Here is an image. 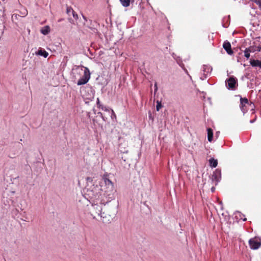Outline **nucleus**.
I'll use <instances>...</instances> for the list:
<instances>
[{
	"instance_id": "c756f323",
	"label": "nucleus",
	"mask_w": 261,
	"mask_h": 261,
	"mask_svg": "<svg viewBox=\"0 0 261 261\" xmlns=\"http://www.w3.org/2000/svg\"><path fill=\"white\" fill-rule=\"evenodd\" d=\"M22 14H23V15H24V16H25V15L27 14V10H25V11H24V12H22Z\"/></svg>"
},
{
	"instance_id": "f257e3e1",
	"label": "nucleus",
	"mask_w": 261,
	"mask_h": 261,
	"mask_svg": "<svg viewBox=\"0 0 261 261\" xmlns=\"http://www.w3.org/2000/svg\"><path fill=\"white\" fill-rule=\"evenodd\" d=\"M72 74L74 79H77L81 75L82 76L79 80L77 85H82L86 84L90 78V72L88 67L84 66H75L72 69Z\"/></svg>"
},
{
	"instance_id": "4c0bfd02",
	"label": "nucleus",
	"mask_w": 261,
	"mask_h": 261,
	"mask_svg": "<svg viewBox=\"0 0 261 261\" xmlns=\"http://www.w3.org/2000/svg\"><path fill=\"white\" fill-rule=\"evenodd\" d=\"M241 219L243 220V219H244V217H241Z\"/></svg>"
},
{
	"instance_id": "aec40b11",
	"label": "nucleus",
	"mask_w": 261,
	"mask_h": 261,
	"mask_svg": "<svg viewBox=\"0 0 261 261\" xmlns=\"http://www.w3.org/2000/svg\"><path fill=\"white\" fill-rule=\"evenodd\" d=\"M172 56L176 60L178 64H179V63H182V60L180 57H176V55L174 54H172Z\"/></svg>"
},
{
	"instance_id": "6ab92c4d",
	"label": "nucleus",
	"mask_w": 261,
	"mask_h": 261,
	"mask_svg": "<svg viewBox=\"0 0 261 261\" xmlns=\"http://www.w3.org/2000/svg\"><path fill=\"white\" fill-rule=\"evenodd\" d=\"M72 12H74L73 9L71 7L69 6H67L66 7V13L68 15H70V13L72 14Z\"/></svg>"
},
{
	"instance_id": "423d86ee",
	"label": "nucleus",
	"mask_w": 261,
	"mask_h": 261,
	"mask_svg": "<svg viewBox=\"0 0 261 261\" xmlns=\"http://www.w3.org/2000/svg\"><path fill=\"white\" fill-rule=\"evenodd\" d=\"M249 244L252 249H257L261 246V241L260 240L255 238L250 239Z\"/></svg>"
},
{
	"instance_id": "1a4fd4ad",
	"label": "nucleus",
	"mask_w": 261,
	"mask_h": 261,
	"mask_svg": "<svg viewBox=\"0 0 261 261\" xmlns=\"http://www.w3.org/2000/svg\"><path fill=\"white\" fill-rule=\"evenodd\" d=\"M250 64L253 67H259L261 69V61L258 60H250Z\"/></svg>"
},
{
	"instance_id": "412c9836",
	"label": "nucleus",
	"mask_w": 261,
	"mask_h": 261,
	"mask_svg": "<svg viewBox=\"0 0 261 261\" xmlns=\"http://www.w3.org/2000/svg\"><path fill=\"white\" fill-rule=\"evenodd\" d=\"M252 1L258 6L259 10L261 11V0H252Z\"/></svg>"
},
{
	"instance_id": "e433bc0d",
	"label": "nucleus",
	"mask_w": 261,
	"mask_h": 261,
	"mask_svg": "<svg viewBox=\"0 0 261 261\" xmlns=\"http://www.w3.org/2000/svg\"><path fill=\"white\" fill-rule=\"evenodd\" d=\"M62 20V19H59V20H58V21H59V22H60V21H61Z\"/></svg>"
},
{
	"instance_id": "72a5a7b5",
	"label": "nucleus",
	"mask_w": 261,
	"mask_h": 261,
	"mask_svg": "<svg viewBox=\"0 0 261 261\" xmlns=\"http://www.w3.org/2000/svg\"><path fill=\"white\" fill-rule=\"evenodd\" d=\"M215 188L214 187H212L211 188V191L212 192H214L215 191Z\"/></svg>"
},
{
	"instance_id": "473e14b6",
	"label": "nucleus",
	"mask_w": 261,
	"mask_h": 261,
	"mask_svg": "<svg viewBox=\"0 0 261 261\" xmlns=\"http://www.w3.org/2000/svg\"><path fill=\"white\" fill-rule=\"evenodd\" d=\"M83 19L85 20V21H87V17H85L84 15H83Z\"/></svg>"
},
{
	"instance_id": "dca6fc26",
	"label": "nucleus",
	"mask_w": 261,
	"mask_h": 261,
	"mask_svg": "<svg viewBox=\"0 0 261 261\" xmlns=\"http://www.w3.org/2000/svg\"><path fill=\"white\" fill-rule=\"evenodd\" d=\"M38 54L39 55L43 56L44 58H46L48 56V53L45 50L40 49L38 51Z\"/></svg>"
},
{
	"instance_id": "a211bd4d",
	"label": "nucleus",
	"mask_w": 261,
	"mask_h": 261,
	"mask_svg": "<svg viewBox=\"0 0 261 261\" xmlns=\"http://www.w3.org/2000/svg\"><path fill=\"white\" fill-rule=\"evenodd\" d=\"M250 51H249L248 48H246L244 50V56L248 59L250 56Z\"/></svg>"
},
{
	"instance_id": "2f4dec72",
	"label": "nucleus",
	"mask_w": 261,
	"mask_h": 261,
	"mask_svg": "<svg viewBox=\"0 0 261 261\" xmlns=\"http://www.w3.org/2000/svg\"><path fill=\"white\" fill-rule=\"evenodd\" d=\"M255 120H256V119H253V120H251L250 121V123H252L254 122V121H255Z\"/></svg>"
},
{
	"instance_id": "f704fd0d",
	"label": "nucleus",
	"mask_w": 261,
	"mask_h": 261,
	"mask_svg": "<svg viewBox=\"0 0 261 261\" xmlns=\"http://www.w3.org/2000/svg\"><path fill=\"white\" fill-rule=\"evenodd\" d=\"M98 114H99L102 117V114L101 112H98Z\"/></svg>"
},
{
	"instance_id": "2eb2a0df",
	"label": "nucleus",
	"mask_w": 261,
	"mask_h": 261,
	"mask_svg": "<svg viewBox=\"0 0 261 261\" xmlns=\"http://www.w3.org/2000/svg\"><path fill=\"white\" fill-rule=\"evenodd\" d=\"M209 163L211 167L215 168L217 166L218 161L217 160H215L214 158H211L209 160Z\"/></svg>"
},
{
	"instance_id": "5701e85b",
	"label": "nucleus",
	"mask_w": 261,
	"mask_h": 261,
	"mask_svg": "<svg viewBox=\"0 0 261 261\" xmlns=\"http://www.w3.org/2000/svg\"><path fill=\"white\" fill-rule=\"evenodd\" d=\"M72 15L73 16V17L75 18V19H78V15L77 14L75 13V12L74 11V12H72Z\"/></svg>"
},
{
	"instance_id": "20e7f679",
	"label": "nucleus",
	"mask_w": 261,
	"mask_h": 261,
	"mask_svg": "<svg viewBox=\"0 0 261 261\" xmlns=\"http://www.w3.org/2000/svg\"><path fill=\"white\" fill-rule=\"evenodd\" d=\"M225 85L228 89L234 90L238 86V80L233 76L230 77L225 81Z\"/></svg>"
},
{
	"instance_id": "9d476101",
	"label": "nucleus",
	"mask_w": 261,
	"mask_h": 261,
	"mask_svg": "<svg viewBox=\"0 0 261 261\" xmlns=\"http://www.w3.org/2000/svg\"><path fill=\"white\" fill-rule=\"evenodd\" d=\"M249 51L251 53H254L255 51H260L261 50V46L258 45H252L248 47Z\"/></svg>"
},
{
	"instance_id": "9b49d317",
	"label": "nucleus",
	"mask_w": 261,
	"mask_h": 261,
	"mask_svg": "<svg viewBox=\"0 0 261 261\" xmlns=\"http://www.w3.org/2000/svg\"><path fill=\"white\" fill-rule=\"evenodd\" d=\"M96 103H97V107L99 108H100L102 110L105 111H108V112L110 111V108H107V107L103 106V105H101L100 103L99 98H97Z\"/></svg>"
},
{
	"instance_id": "c9c22d12",
	"label": "nucleus",
	"mask_w": 261,
	"mask_h": 261,
	"mask_svg": "<svg viewBox=\"0 0 261 261\" xmlns=\"http://www.w3.org/2000/svg\"><path fill=\"white\" fill-rule=\"evenodd\" d=\"M246 220H247V219L246 218H244V219H243V221H246Z\"/></svg>"
},
{
	"instance_id": "393cba45",
	"label": "nucleus",
	"mask_w": 261,
	"mask_h": 261,
	"mask_svg": "<svg viewBox=\"0 0 261 261\" xmlns=\"http://www.w3.org/2000/svg\"><path fill=\"white\" fill-rule=\"evenodd\" d=\"M86 180L88 182H92L93 180H92V178L91 177H87L86 178Z\"/></svg>"
},
{
	"instance_id": "bb28decb",
	"label": "nucleus",
	"mask_w": 261,
	"mask_h": 261,
	"mask_svg": "<svg viewBox=\"0 0 261 261\" xmlns=\"http://www.w3.org/2000/svg\"><path fill=\"white\" fill-rule=\"evenodd\" d=\"M110 111H111L112 115H111V117L115 116L116 117V115L114 112V111L111 109H110Z\"/></svg>"
},
{
	"instance_id": "ddd939ff",
	"label": "nucleus",
	"mask_w": 261,
	"mask_h": 261,
	"mask_svg": "<svg viewBox=\"0 0 261 261\" xmlns=\"http://www.w3.org/2000/svg\"><path fill=\"white\" fill-rule=\"evenodd\" d=\"M212 70V68L207 65H204L202 67V70L204 75H206L207 73L211 72Z\"/></svg>"
},
{
	"instance_id": "f03ea898",
	"label": "nucleus",
	"mask_w": 261,
	"mask_h": 261,
	"mask_svg": "<svg viewBox=\"0 0 261 261\" xmlns=\"http://www.w3.org/2000/svg\"><path fill=\"white\" fill-rule=\"evenodd\" d=\"M102 179L105 183L102 189L104 191L103 196L107 199L106 203H109L115 198L116 190L114 189L113 183L109 178L107 175H104Z\"/></svg>"
},
{
	"instance_id": "4468645a",
	"label": "nucleus",
	"mask_w": 261,
	"mask_h": 261,
	"mask_svg": "<svg viewBox=\"0 0 261 261\" xmlns=\"http://www.w3.org/2000/svg\"><path fill=\"white\" fill-rule=\"evenodd\" d=\"M207 139L209 142H212L213 138V130L211 128L207 129Z\"/></svg>"
},
{
	"instance_id": "7c9ffc66",
	"label": "nucleus",
	"mask_w": 261,
	"mask_h": 261,
	"mask_svg": "<svg viewBox=\"0 0 261 261\" xmlns=\"http://www.w3.org/2000/svg\"><path fill=\"white\" fill-rule=\"evenodd\" d=\"M184 70L185 71V72L188 74L189 75V73H188V70H187V69L185 68H184Z\"/></svg>"
},
{
	"instance_id": "7ed1b4c3",
	"label": "nucleus",
	"mask_w": 261,
	"mask_h": 261,
	"mask_svg": "<svg viewBox=\"0 0 261 261\" xmlns=\"http://www.w3.org/2000/svg\"><path fill=\"white\" fill-rule=\"evenodd\" d=\"M108 203H106V200L104 198H102L100 203L98 204H93L92 206V215L97 214L98 216H100L101 218L105 219L106 218V214H105V209H103V206H106V204ZM103 222H106L105 220H102Z\"/></svg>"
},
{
	"instance_id": "6e6552de",
	"label": "nucleus",
	"mask_w": 261,
	"mask_h": 261,
	"mask_svg": "<svg viewBox=\"0 0 261 261\" xmlns=\"http://www.w3.org/2000/svg\"><path fill=\"white\" fill-rule=\"evenodd\" d=\"M221 178V171L217 169L216 170L212 175V179L215 180L217 182H219Z\"/></svg>"
},
{
	"instance_id": "c85d7f7f",
	"label": "nucleus",
	"mask_w": 261,
	"mask_h": 261,
	"mask_svg": "<svg viewBox=\"0 0 261 261\" xmlns=\"http://www.w3.org/2000/svg\"><path fill=\"white\" fill-rule=\"evenodd\" d=\"M158 90V87H157V84L156 83L154 84V93H155Z\"/></svg>"
},
{
	"instance_id": "cd10ccee",
	"label": "nucleus",
	"mask_w": 261,
	"mask_h": 261,
	"mask_svg": "<svg viewBox=\"0 0 261 261\" xmlns=\"http://www.w3.org/2000/svg\"><path fill=\"white\" fill-rule=\"evenodd\" d=\"M110 111H111L112 115H111V117L115 116L116 117V115L114 112V111L111 109H110Z\"/></svg>"
},
{
	"instance_id": "0eeeda50",
	"label": "nucleus",
	"mask_w": 261,
	"mask_h": 261,
	"mask_svg": "<svg viewBox=\"0 0 261 261\" xmlns=\"http://www.w3.org/2000/svg\"><path fill=\"white\" fill-rule=\"evenodd\" d=\"M223 47L229 55H233V51L231 48L230 43L228 41L226 40L224 42Z\"/></svg>"
},
{
	"instance_id": "f8f14e48",
	"label": "nucleus",
	"mask_w": 261,
	"mask_h": 261,
	"mask_svg": "<svg viewBox=\"0 0 261 261\" xmlns=\"http://www.w3.org/2000/svg\"><path fill=\"white\" fill-rule=\"evenodd\" d=\"M50 29L48 25H46L41 28L40 32L43 35H47L50 32Z\"/></svg>"
},
{
	"instance_id": "b1692460",
	"label": "nucleus",
	"mask_w": 261,
	"mask_h": 261,
	"mask_svg": "<svg viewBox=\"0 0 261 261\" xmlns=\"http://www.w3.org/2000/svg\"><path fill=\"white\" fill-rule=\"evenodd\" d=\"M20 16L19 15L17 14H13L12 16V19L13 20L14 18L17 19L18 17H20Z\"/></svg>"
},
{
	"instance_id": "4be33fe9",
	"label": "nucleus",
	"mask_w": 261,
	"mask_h": 261,
	"mask_svg": "<svg viewBox=\"0 0 261 261\" xmlns=\"http://www.w3.org/2000/svg\"><path fill=\"white\" fill-rule=\"evenodd\" d=\"M162 107V103L161 101H157V105H156V110L159 111L160 109Z\"/></svg>"
},
{
	"instance_id": "a878e982",
	"label": "nucleus",
	"mask_w": 261,
	"mask_h": 261,
	"mask_svg": "<svg viewBox=\"0 0 261 261\" xmlns=\"http://www.w3.org/2000/svg\"><path fill=\"white\" fill-rule=\"evenodd\" d=\"M181 68L182 69L184 70V68H185V65L184 64L182 63H179V64H178Z\"/></svg>"
},
{
	"instance_id": "39448f33",
	"label": "nucleus",
	"mask_w": 261,
	"mask_h": 261,
	"mask_svg": "<svg viewBox=\"0 0 261 261\" xmlns=\"http://www.w3.org/2000/svg\"><path fill=\"white\" fill-rule=\"evenodd\" d=\"M240 97V108L243 114L248 111V106L250 105L248 99L246 97L243 98L241 95H238Z\"/></svg>"
},
{
	"instance_id": "f3484780",
	"label": "nucleus",
	"mask_w": 261,
	"mask_h": 261,
	"mask_svg": "<svg viewBox=\"0 0 261 261\" xmlns=\"http://www.w3.org/2000/svg\"><path fill=\"white\" fill-rule=\"evenodd\" d=\"M122 5L123 7H128L130 4V0H120Z\"/></svg>"
}]
</instances>
